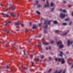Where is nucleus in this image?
Instances as JSON below:
<instances>
[{
  "label": "nucleus",
  "mask_w": 73,
  "mask_h": 73,
  "mask_svg": "<svg viewBox=\"0 0 73 73\" xmlns=\"http://www.w3.org/2000/svg\"><path fill=\"white\" fill-rule=\"evenodd\" d=\"M55 61H56V62L57 61V58H56L55 59Z\"/></svg>",
  "instance_id": "52"
},
{
  "label": "nucleus",
  "mask_w": 73,
  "mask_h": 73,
  "mask_svg": "<svg viewBox=\"0 0 73 73\" xmlns=\"http://www.w3.org/2000/svg\"><path fill=\"white\" fill-rule=\"evenodd\" d=\"M9 66H7L6 67L7 69H9Z\"/></svg>",
  "instance_id": "35"
},
{
  "label": "nucleus",
  "mask_w": 73,
  "mask_h": 73,
  "mask_svg": "<svg viewBox=\"0 0 73 73\" xmlns=\"http://www.w3.org/2000/svg\"><path fill=\"white\" fill-rule=\"evenodd\" d=\"M36 2L37 3L35 4V5H36V4H38V2L37 1H36Z\"/></svg>",
  "instance_id": "33"
},
{
  "label": "nucleus",
  "mask_w": 73,
  "mask_h": 73,
  "mask_svg": "<svg viewBox=\"0 0 73 73\" xmlns=\"http://www.w3.org/2000/svg\"><path fill=\"white\" fill-rule=\"evenodd\" d=\"M13 44L14 45H15V43H13Z\"/></svg>",
  "instance_id": "64"
},
{
  "label": "nucleus",
  "mask_w": 73,
  "mask_h": 73,
  "mask_svg": "<svg viewBox=\"0 0 73 73\" xmlns=\"http://www.w3.org/2000/svg\"><path fill=\"white\" fill-rule=\"evenodd\" d=\"M54 5V4L52 3H51V7H53Z\"/></svg>",
  "instance_id": "21"
},
{
  "label": "nucleus",
  "mask_w": 73,
  "mask_h": 73,
  "mask_svg": "<svg viewBox=\"0 0 73 73\" xmlns=\"http://www.w3.org/2000/svg\"><path fill=\"white\" fill-rule=\"evenodd\" d=\"M47 5L45 4L44 5V7L45 8H46V7H49V3L48 2V0H47Z\"/></svg>",
  "instance_id": "6"
},
{
  "label": "nucleus",
  "mask_w": 73,
  "mask_h": 73,
  "mask_svg": "<svg viewBox=\"0 0 73 73\" xmlns=\"http://www.w3.org/2000/svg\"><path fill=\"white\" fill-rule=\"evenodd\" d=\"M54 73H57V70H56Z\"/></svg>",
  "instance_id": "45"
},
{
  "label": "nucleus",
  "mask_w": 73,
  "mask_h": 73,
  "mask_svg": "<svg viewBox=\"0 0 73 73\" xmlns=\"http://www.w3.org/2000/svg\"><path fill=\"white\" fill-rule=\"evenodd\" d=\"M41 7V5H38L37 6V8H39L40 7Z\"/></svg>",
  "instance_id": "24"
},
{
  "label": "nucleus",
  "mask_w": 73,
  "mask_h": 73,
  "mask_svg": "<svg viewBox=\"0 0 73 73\" xmlns=\"http://www.w3.org/2000/svg\"><path fill=\"white\" fill-rule=\"evenodd\" d=\"M52 59V58L51 57H50L49 58V60H51Z\"/></svg>",
  "instance_id": "47"
},
{
  "label": "nucleus",
  "mask_w": 73,
  "mask_h": 73,
  "mask_svg": "<svg viewBox=\"0 0 73 73\" xmlns=\"http://www.w3.org/2000/svg\"><path fill=\"white\" fill-rule=\"evenodd\" d=\"M62 71V70H60V71L59 72H57V73H61V72Z\"/></svg>",
  "instance_id": "36"
},
{
  "label": "nucleus",
  "mask_w": 73,
  "mask_h": 73,
  "mask_svg": "<svg viewBox=\"0 0 73 73\" xmlns=\"http://www.w3.org/2000/svg\"><path fill=\"white\" fill-rule=\"evenodd\" d=\"M11 72H13V70H11Z\"/></svg>",
  "instance_id": "62"
},
{
  "label": "nucleus",
  "mask_w": 73,
  "mask_h": 73,
  "mask_svg": "<svg viewBox=\"0 0 73 73\" xmlns=\"http://www.w3.org/2000/svg\"><path fill=\"white\" fill-rule=\"evenodd\" d=\"M54 8H52V11H53V10H54Z\"/></svg>",
  "instance_id": "41"
},
{
  "label": "nucleus",
  "mask_w": 73,
  "mask_h": 73,
  "mask_svg": "<svg viewBox=\"0 0 73 73\" xmlns=\"http://www.w3.org/2000/svg\"><path fill=\"white\" fill-rule=\"evenodd\" d=\"M29 31V30H26L25 31V33H27V32H28Z\"/></svg>",
  "instance_id": "34"
},
{
  "label": "nucleus",
  "mask_w": 73,
  "mask_h": 73,
  "mask_svg": "<svg viewBox=\"0 0 73 73\" xmlns=\"http://www.w3.org/2000/svg\"><path fill=\"white\" fill-rule=\"evenodd\" d=\"M52 70V68H50V69L48 71V72H50V71H51Z\"/></svg>",
  "instance_id": "28"
},
{
  "label": "nucleus",
  "mask_w": 73,
  "mask_h": 73,
  "mask_svg": "<svg viewBox=\"0 0 73 73\" xmlns=\"http://www.w3.org/2000/svg\"><path fill=\"white\" fill-rule=\"evenodd\" d=\"M11 50H13V47L11 48Z\"/></svg>",
  "instance_id": "55"
},
{
  "label": "nucleus",
  "mask_w": 73,
  "mask_h": 73,
  "mask_svg": "<svg viewBox=\"0 0 73 73\" xmlns=\"http://www.w3.org/2000/svg\"><path fill=\"white\" fill-rule=\"evenodd\" d=\"M31 56H33V54H31L30 55V57H31Z\"/></svg>",
  "instance_id": "60"
},
{
  "label": "nucleus",
  "mask_w": 73,
  "mask_h": 73,
  "mask_svg": "<svg viewBox=\"0 0 73 73\" xmlns=\"http://www.w3.org/2000/svg\"><path fill=\"white\" fill-rule=\"evenodd\" d=\"M1 5L2 6V7H3V6H4V5H3V4H1Z\"/></svg>",
  "instance_id": "43"
},
{
  "label": "nucleus",
  "mask_w": 73,
  "mask_h": 73,
  "mask_svg": "<svg viewBox=\"0 0 73 73\" xmlns=\"http://www.w3.org/2000/svg\"><path fill=\"white\" fill-rule=\"evenodd\" d=\"M57 43L58 45L61 44H62V42H61V41L58 42Z\"/></svg>",
  "instance_id": "12"
},
{
  "label": "nucleus",
  "mask_w": 73,
  "mask_h": 73,
  "mask_svg": "<svg viewBox=\"0 0 73 73\" xmlns=\"http://www.w3.org/2000/svg\"><path fill=\"white\" fill-rule=\"evenodd\" d=\"M48 47H46V50H48Z\"/></svg>",
  "instance_id": "58"
},
{
  "label": "nucleus",
  "mask_w": 73,
  "mask_h": 73,
  "mask_svg": "<svg viewBox=\"0 0 73 73\" xmlns=\"http://www.w3.org/2000/svg\"><path fill=\"white\" fill-rule=\"evenodd\" d=\"M11 21H9L7 23H6L5 25V26H6L7 25H8V23H11Z\"/></svg>",
  "instance_id": "14"
},
{
  "label": "nucleus",
  "mask_w": 73,
  "mask_h": 73,
  "mask_svg": "<svg viewBox=\"0 0 73 73\" xmlns=\"http://www.w3.org/2000/svg\"><path fill=\"white\" fill-rule=\"evenodd\" d=\"M38 48L39 49H41V44L38 45Z\"/></svg>",
  "instance_id": "18"
},
{
  "label": "nucleus",
  "mask_w": 73,
  "mask_h": 73,
  "mask_svg": "<svg viewBox=\"0 0 73 73\" xmlns=\"http://www.w3.org/2000/svg\"><path fill=\"white\" fill-rule=\"evenodd\" d=\"M50 22H52V21L47 20L45 21L44 25H45V29L44 30V33L45 34L47 32H46V29L48 28V25L47 24V23H48V25H50Z\"/></svg>",
  "instance_id": "1"
},
{
  "label": "nucleus",
  "mask_w": 73,
  "mask_h": 73,
  "mask_svg": "<svg viewBox=\"0 0 73 73\" xmlns=\"http://www.w3.org/2000/svg\"><path fill=\"white\" fill-rule=\"evenodd\" d=\"M72 16H73V12H72Z\"/></svg>",
  "instance_id": "53"
},
{
  "label": "nucleus",
  "mask_w": 73,
  "mask_h": 73,
  "mask_svg": "<svg viewBox=\"0 0 73 73\" xmlns=\"http://www.w3.org/2000/svg\"><path fill=\"white\" fill-rule=\"evenodd\" d=\"M36 29V25H33V26L32 29Z\"/></svg>",
  "instance_id": "15"
},
{
  "label": "nucleus",
  "mask_w": 73,
  "mask_h": 73,
  "mask_svg": "<svg viewBox=\"0 0 73 73\" xmlns=\"http://www.w3.org/2000/svg\"><path fill=\"white\" fill-rule=\"evenodd\" d=\"M54 23L55 24H57L58 22L56 21H54Z\"/></svg>",
  "instance_id": "17"
},
{
  "label": "nucleus",
  "mask_w": 73,
  "mask_h": 73,
  "mask_svg": "<svg viewBox=\"0 0 73 73\" xmlns=\"http://www.w3.org/2000/svg\"><path fill=\"white\" fill-rule=\"evenodd\" d=\"M66 53H67V54H68V53H69V52H66Z\"/></svg>",
  "instance_id": "56"
},
{
  "label": "nucleus",
  "mask_w": 73,
  "mask_h": 73,
  "mask_svg": "<svg viewBox=\"0 0 73 73\" xmlns=\"http://www.w3.org/2000/svg\"><path fill=\"white\" fill-rule=\"evenodd\" d=\"M9 33V31H7V33Z\"/></svg>",
  "instance_id": "50"
},
{
  "label": "nucleus",
  "mask_w": 73,
  "mask_h": 73,
  "mask_svg": "<svg viewBox=\"0 0 73 73\" xmlns=\"http://www.w3.org/2000/svg\"><path fill=\"white\" fill-rule=\"evenodd\" d=\"M73 43V41L72 40L70 41V40H69L67 41V44L69 46H70V44H72Z\"/></svg>",
  "instance_id": "4"
},
{
  "label": "nucleus",
  "mask_w": 73,
  "mask_h": 73,
  "mask_svg": "<svg viewBox=\"0 0 73 73\" xmlns=\"http://www.w3.org/2000/svg\"><path fill=\"white\" fill-rule=\"evenodd\" d=\"M60 17L62 19H64L66 16L65 14H63L62 13H60Z\"/></svg>",
  "instance_id": "3"
},
{
  "label": "nucleus",
  "mask_w": 73,
  "mask_h": 73,
  "mask_svg": "<svg viewBox=\"0 0 73 73\" xmlns=\"http://www.w3.org/2000/svg\"><path fill=\"white\" fill-rule=\"evenodd\" d=\"M32 39H31L30 40H29L28 41V42H31V41H32Z\"/></svg>",
  "instance_id": "32"
},
{
  "label": "nucleus",
  "mask_w": 73,
  "mask_h": 73,
  "mask_svg": "<svg viewBox=\"0 0 73 73\" xmlns=\"http://www.w3.org/2000/svg\"><path fill=\"white\" fill-rule=\"evenodd\" d=\"M64 47V45H62L59 46V49H60V48H62Z\"/></svg>",
  "instance_id": "11"
},
{
  "label": "nucleus",
  "mask_w": 73,
  "mask_h": 73,
  "mask_svg": "<svg viewBox=\"0 0 73 73\" xmlns=\"http://www.w3.org/2000/svg\"><path fill=\"white\" fill-rule=\"evenodd\" d=\"M10 15L11 16H12L13 17H16V15L14 14L10 13Z\"/></svg>",
  "instance_id": "8"
},
{
  "label": "nucleus",
  "mask_w": 73,
  "mask_h": 73,
  "mask_svg": "<svg viewBox=\"0 0 73 73\" xmlns=\"http://www.w3.org/2000/svg\"><path fill=\"white\" fill-rule=\"evenodd\" d=\"M21 27H24V24H22L21 25Z\"/></svg>",
  "instance_id": "48"
},
{
  "label": "nucleus",
  "mask_w": 73,
  "mask_h": 73,
  "mask_svg": "<svg viewBox=\"0 0 73 73\" xmlns=\"http://www.w3.org/2000/svg\"><path fill=\"white\" fill-rule=\"evenodd\" d=\"M44 57V55H42L41 57V58H43Z\"/></svg>",
  "instance_id": "39"
},
{
  "label": "nucleus",
  "mask_w": 73,
  "mask_h": 73,
  "mask_svg": "<svg viewBox=\"0 0 73 73\" xmlns=\"http://www.w3.org/2000/svg\"><path fill=\"white\" fill-rule=\"evenodd\" d=\"M67 34V33H65L63 34V36H65V35H66Z\"/></svg>",
  "instance_id": "30"
},
{
  "label": "nucleus",
  "mask_w": 73,
  "mask_h": 73,
  "mask_svg": "<svg viewBox=\"0 0 73 73\" xmlns=\"http://www.w3.org/2000/svg\"><path fill=\"white\" fill-rule=\"evenodd\" d=\"M55 32L56 33H58L59 32H60V31L58 30H56L55 31Z\"/></svg>",
  "instance_id": "19"
},
{
  "label": "nucleus",
  "mask_w": 73,
  "mask_h": 73,
  "mask_svg": "<svg viewBox=\"0 0 73 73\" xmlns=\"http://www.w3.org/2000/svg\"><path fill=\"white\" fill-rule=\"evenodd\" d=\"M68 7H71V6H70V5H69V6H68Z\"/></svg>",
  "instance_id": "57"
},
{
  "label": "nucleus",
  "mask_w": 73,
  "mask_h": 73,
  "mask_svg": "<svg viewBox=\"0 0 73 73\" xmlns=\"http://www.w3.org/2000/svg\"><path fill=\"white\" fill-rule=\"evenodd\" d=\"M35 60L37 61H39V59L38 58L36 59Z\"/></svg>",
  "instance_id": "27"
},
{
  "label": "nucleus",
  "mask_w": 73,
  "mask_h": 73,
  "mask_svg": "<svg viewBox=\"0 0 73 73\" xmlns=\"http://www.w3.org/2000/svg\"><path fill=\"white\" fill-rule=\"evenodd\" d=\"M19 16V14H18V15H17V17H18Z\"/></svg>",
  "instance_id": "61"
},
{
  "label": "nucleus",
  "mask_w": 73,
  "mask_h": 73,
  "mask_svg": "<svg viewBox=\"0 0 73 73\" xmlns=\"http://www.w3.org/2000/svg\"><path fill=\"white\" fill-rule=\"evenodd\" d=\"M63 3H64L65 4H66V2L65 1H63Z\"/></svg>",
  "instance_id": "40"
},
{
  "label": "nucleus",
  "mask_w": 73,
  "mask_h": 73,
  "mask_svg": "<svg viewBox=\"0 0 73 73\" xmlns=\"http://www.w3.org/2000/svg\"><path fill=\"white\" fill-rule=\"evenodd\" d=\"M14 24L15 25H20V23H19V22H15Z\"/></svg>",
  "instance_id": "9"
},
{
  "label": "nucleus",
  "mask_w": 73,
  "mask_h": 73,
  "mask_svg": "<svg viewBox=\"0 0 73 73\" xmlns=\"http://www.w3.org/2000/svg\"><path fill=\"white\" fill-rule=\"evenodd\" d=\"M22 68H23V70H25L27 69V68H26L25 67H22Z\"/></svg>",
  "instance_id": "25"
},
{
  "label": "nucleus",
  "mask_w": 73,
  "mask_h": 73,
  "mask_svg": "<svg viewBox=\"0 0 73 73\" xmlns=\"http://www.w3.org/2000/svg\"><path fill=\"white\" fill-rule=\"evenodd\" d=\"M51 43H52V44H53V43H54V41L51 40Z\"/></svg>",
  "instance_id": "31"
},
{
  "label": "nucleus",
  "mask_w": 73,
  "mask_h": 73,
  "mask_svg": "<svg viewBox=\"0 0 73 73\" xmlns=\"http://www.w3.org/2000/svg\"><path fill=\"white\" fill-rule=\"evenodd\" d=\"M31 64H32V66H33L32 65H33V64H34L33 62H31Z\"/></svg>",
  "instance_id": "44"
},
{
  "label": "nucleus",
  "mask_w": 73,
  "mask_h": 73,
  "mask_svg": "<svg viewBox=\"0 0 73 73\" xmlns=\"http://www.w3.org/2000/svg\"><path fill=\"white\" fill-rule=\"evenodd\" d=\"M38 25H39V27H41V25H42V24L40 23V24H39Z\"/></svg>",
  "instance_id": "29"
},
{
  "label": "nucleus",
  "mask_w": 73,
  "mask_h": 73,
  "mask_svg": "<svg viewBox=\"0 0 73 73\" xmlns=\"http://www.w3.org/2000/svg\"><path fill=\"white\" fill-rule=\"evenodd\" d=\"M49 49H51V46H49Z\"/></svg>",
  "instance_id": "54"
},
{
  "label": "nucleus",
  "mask_w": 73,
  "mask_h": 73,
  "mask_svg": "<svg viewBox=\"0 0 73 73\" xmlns=\"http://www.w3.org/2000/svg\"><path fill=\"white\" fill-rule=\"evenodd\" d=\"M35 38H37L38 37L37 36H35Z\"/></svg>",
  "instance_id": "59"
},
{
  "label": "nucleus",
  "mask_w": 73,
  "mask_h": 73,
  "mask_svg": "<svg viewBox=\"0 0 73 73\" xmlns=\"http://www.w3.org/2000/svg\"><path fill=\"white\" fill-rule=\"evenodd\" d=\"M9 42H7V44L5 46V47H7V46H8V45H9Z\"/></svg>",
  "instance_id": "22"
},
{
  "label": "nucleus",
  "mask_w": 73,
  "mask_h": 73,
  "mask_svg": "<svg viewBox=\"0 0 73 73\" xmlns=\"http://www.w3.org/2000/svg\"><path fill=\"white\" fill-rule=\"evenodd\" d=\"M71 24H72V22L70 21L69 24V25H71Z\"/></svg>",
  "instance_id": "38"
},
{
  "label": "nucleus",
  "mask_w": 73,
  "mask_h": 73,
  "mask_svg": "<svg viewBox=\"0 0 73 73\" xmlns=\"http://www.w3.org/2000/svg\"><path fill=\"white\" fill-rule=\"evenodd\" d=\"M60 11H62V12H66V11L65 10H62V9H60Z\"/></svg>",
  "instance_id": "10"
},
{
  "label": "nucleus",
  "mask_w": 73,
  "mask_h": 73,
  "mask_svg": "<svg viewBox=\"0 0 73 73\" xmlns=\"http://www.w3.org/2000/svg\"><path fill=\"white\" fill-rule=\"evenodd\" d=\"M1 15H3V17H5V16H7V17H9V15H8L6 14H4V13H2Z\"/></svg>",
  "instance_id": "5"
},
{
  "label": "nucleus",
  "mask_w": 73,
  "mask_h": 73,
  "mask_svg": "<svg viewBox=\"0 0 73 73\" xmlns=\"http://www.w3.org/2000/svg\"><path fill=\"white\" fill-rule=\"evenodd\" d=\"M16 31H19V30H16Z\"/></svg>",
  "instance_id": "63"
},
{
  "label": "nucleus",
  "mask_w": 73,
  "mask_h": 73,
  "mask_svg": "<svg viewBox=\"0 0 73 73\" xmlns=\"http://www.w3.org/2000/svg\"><path fill=\"white\" fill-rule=\"evenodd\" d=\"M30 26H31V25H32V23H31V22L30 23Z\"/></svg>",
  "instance_id": "51"
},
{
  "label": "nucleus",
  "mask_w": 73,
  "mask_h": 73,
  "mask_svg": "<svg viewBox=\"0 0 73 73\" xmlns=\"http://www.w3.org/2000/svg\"><path fill=\"white\" fill-rule=\"evenodd\" d=\"M24 54L25 55V50H23Z\"/></svg>",
  "instance_id": "37"
},
{
  "label": "nucleus",
  "mask_w": 73,
  "mask_h": 73,
  "mask_svg": "<svg viewBox=\"0 0 73 73\" xmlns=\"http://www.w3.org/2000/svg\"><path fill=\"white\" fill-rule=\"evenodd\" d=\"M70 20V19H69V18H68L65 19V21H68V20Z\"/></svg>",
  "instance_id": "16"
},
{
  "label": "nucleus",
  "mask_w": 73,
  "mask_h": 73,
  "mask_svg": "<svg viewBox=\"0 0 73 73\" xmlns=\"http://www.w3.org/2000/svg\"><path fill=\"white\" fill-rule=\"evenodd\" d=\"M36 13H37V14H38V15L40 14V12H39V11H36Z\"/></svg>",
  "instance_id": "20"
},
{
  "label": "nucleus",
  "mask_w": 73,
  "mask_h": 73,
  "mask_svg": "<svg viewBox=\"0 0 73 73\" xmlns=\"http://www.w3.org/2000/svg\"><path fill=\"white\" fill-rule=\"evenodd\" d=\"M43 44L44 45H48V44H49V43L48 42H45L44 43H43Z\"/></svg>",
  "instance_id": "13"
},
{
  "label": "nucleus",
  "mask_w": 73,
  "mask_h": 73,
  "mask_svg": "<svg viewBox=\"0 0 73 73\" xmlns=\"http://www.w3.org/2000/svg\"><path fill=\"white\" fill-rule=\"evenodd\" d=\"M58 60V61H61L62 64H63L64 63H65V60L62 58H59Z\"/></svg>",
  "instance_id": "2"
},
{
  "label": "nucleus",
  "mask_w": 73,
  "mask_h": 73,
  "mask_svg": "<svg viewBox=\"0 0 73 73\" xmlns=\"http://www.w3.org/2000/svg\"><path fill=\"white\" fill-rule=\"evenodd\" d=\"M62 53H63V52H60V54H62Z\"/></svg>",
  "instance_id": "46"
},
{
  "label": "nucleus",
  "mask_w": 73,
  "mask_h": 73,
  "mask_svg": "<svg viewBox=\"0 0 73 73\" xmlns=\"http://www.w3.org/2000/svg\"><path fill=\"white\" fill-rule=\"evenodd\" d=\"M60 57H62V54H60Z\"/></svg>",
  "instance_id": "42"
},
{
  "label": "nucleus",
  "mask_w": 73,
  "mask_h": 73,
  "mask_svg": "<svg viewBox=\"0 0 73 73\" xmlns=\"http://www.w3.org/2000/svg\"><path fill=\"white\" fill-rule=\"evenodd\" d=\"M68 63L69 64H72V63H71L70 62H68Z\"/></svg>",
  "instance_id": "49"
},
{
  "label": "nucleus",
  "mask_w": 73,
  "mask_h": 73,
  "mask_svg": "<svg viewBox=\"0 0 73 73\" xmlns=\"http://www.w3.org/2000/svg\"><path fill=\"white\" fill-rule=\"evenodd\" d=\"M10 7L12 8V11H15V8L14 7L12 6V5H10Z\"/></svg>",
  "instance_id": "7"
},
{
  "label": "nucleus",
  "mask_w": 73,
  "mask_h": 73,
  "mask_svg": "<svg viewBox=\"0 0 73 73\" xmlns=\"http://www.w3.org/2000/svg\"><path fill=\"white\" fill-rule=\"evenodd\" d=\"M10 9V7L8 8L7 9L6 11H9Z\"/></svg>",
  "instance_id": "23"
},
{
  "label": "nucleus",
  "mask_w": 73,
  "mask_h": 73,
  "mask_svg": "<svg viewBox=\"0 0 73 73\" xmlns=\"http://www.w3.org/2000/svg\"><path fill=\"white\" fill-rule=\"evenodd\" d=\"M67 24L66 23H64L62 24V25H66Z\"/></svg>",
  "instance_id": "26"
}]
</instances>
